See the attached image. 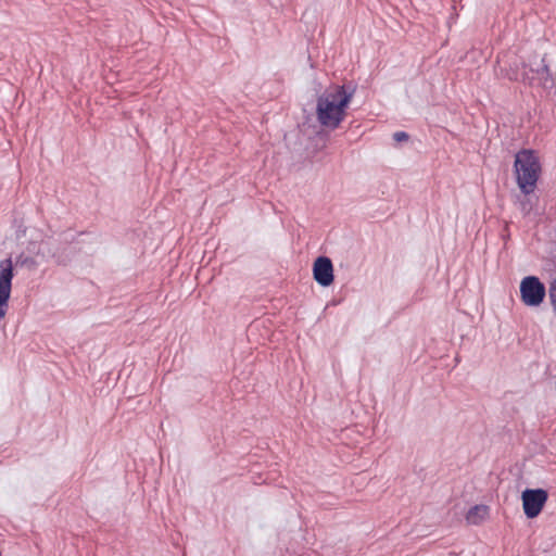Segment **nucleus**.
I'll use <instances>...</instances> for the list:
<instances>
[{"label":"nucleus","mask_w":556,"mask_h":556,"mask_svg":"<svg viewBox=\"0 0 556 556\" xmlns=\"http://www.w3.org/2000/svg\"><path fill=\"white\" fill-rule=\"evenodd\" d=\"M490 515V507L483 504L472 506L466 514L468 525L479 526L484 522Z\"/></svg>","instance_id":"8"},{"label":"nucleus","mask_w":556,"mask_h":556,"mask_svg":"<svg viewBox=\"0 0 556 556\" xmlns=\"http://www.w3.org/2000/svg\"><path fill=\"white\" fill-rule=\"evenodd\" d=\"M514 166L518 187L523 193H531L541 172L538 156L532 150H521L516 154Z\"/></svg>","instance_id":"2"},{"label":"nucleus","mask_w":556,"mask_h":556,"mask_svg":"<svg viewBox=\"0 0 556 556\" xmlns=\"http://www.w3.org/2000/svg\"><path fill=\"white\" fill-rule=\"evenodd\" d=\"M13 277L12 260L5 258L0 261V319L7 315Z\"/></svg>","instance_id":"5"},{"label":"nucleus","mask_w":556,"mask_h":556,"mask_svg":"<svg viewBox=\"0 0 556 556\" xmlns=\"http://www.w3.org/2000/svg\"><path fill=\"white\" fill-rule=\"evenodd\" d=\"M313 276L316 282L323 287H328L333 282L332 262L327 256H319L313 265Z\"/></svg>","instance_id":"7"},{"label":"nucleus","mask_w":556,"mask_h":556,"mask_svg":"<svg viewBox=\"0 0 556 556\" xmlns=\"http://www.w3.org/2000/svg\"><path fill=\"white\" fill-rule=\"evenodd\" d=\"M354 90L348 91L344 86L332 85L325 89L316 100V118L320 126L336 129L345 117Z\"/></svg>","instance_id":"1"},{"label":"nucleus","mask_w":556,"mask_h":556,"mask_svg":"<svg viewBox=\"0 0 556 556\" xmlns=\"http://www.w3.org/2000/svg\"><path fill=\"white\" fill-rule=\"evenodd\" d=\"M508 77L511 80H522L529 84L536 81L544 88H551L553 86V79L548 66L544 63V59H542L541 64L530 66L529 71L525 70L521 75L518 73H509Z\"/></svg>","instance_id":"6"},{"label":"nucleus","mask_w":556,"mask_h":556,"mask_svg":"<svg viewBox=\"0 0 556 556\" xmlns=\"http://www.w3.org/2000/svg\"><path fill=\"white\" fill-rule=\"evenodd\" d=\"M520 295L528 306H539L545 298V287L535 276L525 277L520 282Z\"/></svg>","instance_id":"3"},{"label":"nucleus","mask_w":556,"mask_h":556,"mask_svg":"<svg viewBox=\"0 0 556 556\" xmlns=\"http://www.w3.org/2000/svg\"><path fill=\"white\" fill-rule=\"evenodd\" d=\"M15 265L25 267L29 270H34L37 268V262L34 257L26 255L24 253L20 254L15 260Z\"/></svg>","instance_id":"9"},{"label":"nucleus","mask_w":556,"mask_h":556,"mask_svg":"<svg viewBox=\"0 0 556 556\" xmlns=\"http://www.w3.org/2000/svg\"><path fill=\"white\" fill-rule=\"evenodd\" d=\"M548 498L544 489H526L521 494L523 513L529 519L538 517Z\"/></svg>","instance_id":"4"},{"label":"nucleus","mask_w":556,"mask_h":556,"mask_svg":"<svg viewBox=\"0 0 556 556\" xmlns=\"http://www.w3.org/2000/svg\"><path fill=\"white\" fill-rule=\"evenodd\" d=\"M408 138L409 136L405 131H397L393 135V139L397 142L407 141Z\"/></svg>","instance_id":"10"}]
</instances>
